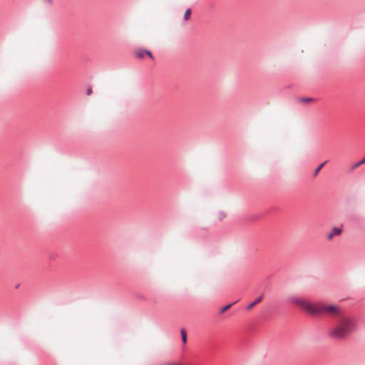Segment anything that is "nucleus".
Instances as JSON below:
<instances>
[{"mask_svg": "<svg viewBox=\"0 0 365 365\" xmlns=\"http://www.w3.org/2000/svg\"><path fill=\"white\" fill-rule=\"evenodd\" d=\"M262 299V296L259 297L255 302H252L250 304H249L247 307L248 310L252 309L255 305H257L258 303L261 302Z\"/></svg>", "mask_w": 365, "mask_h": 365, "instance_id": "nucleus-5", "label": "nucleus"}, {"mask_svg": "<svg viewBox=\"0 0 365 365\" xmlns=\"http://www.w3.org/2000/svg\"><path fill=\"white\" fill-rule=\"evenodd\" d=\"M135 55L137 56V57H138L140 58H143L145 55H148L151 58H153L152 53H150V51H147V50H143V49H138V50H137L135 51Z\"/></svg>", "mask_w": 365, "mask_h": 365, "instance_id": "nucleus-4", "label": "nucleus"}, {"mask_svg": "<svg viewBox=\"0 0 365 365\" xmlns=\"http://www.w3.org/2000/svg\"><path fill=\"white\" fill-rule=\"evenodd\" d=\"M327 161H324V163H321L318 168L315 170V171L314 172V176H317L318 175V173H319V171L323 168V167L324 166V165L327 163Z\"/></svg>", "mask_w": 365, "mask_h": 365, "instance_id": "nucleus-7", "label": "nucleus"}, {"mask_svg": "<svg viewBox=\"0 0 365 365\" xmlns=\"http://www.w3.org/2000/svg\"><path fill=\"white\" fill-rule=\"evenodd\" d=\"M292 302L303 309L307 313L317 315L328 314L331 316L341 317L344 315L343 309L338 305L327 304L323 302L312 303L306 299L294 298Z\"/></svg>", "mask_w": 365, "mask_h": 365, "instance_id": "nucleus-1", "label": "nucleus"}, {"mask_svg": "<svg viewBox=\"0 0 365 365\" xmlns=\"http://www.w3.org/2000/svg\"><path fill=\"white\" fill-rule=\"evenodd\" d=\"M300 101L304 103H309V102L312 101V98H302Z\"/></svg>", "mask_w": 365, "mask_h": 365, "instance_id": "nucleus-11", "label": "nucleus"}, {"mask_svg": "<svg viewBox=\"0 0 365 365\" xmlns=\"http://www.w3.org/2000/svg\"><path fill=\"white\" fill-rule=\"evenodd\" d=\"M92 93V89L91 88H89L88 90H87V94L88 95H91Z\"/></svg>", "mask_w": 365, "mask_h": 365, "instance_id": "nucleus-12", "label": "nucleus"}, {"mask_svg": "<svg viewBox=\"0 0 365 365\" xmlns=\"http://www.w3.org/2000/svg\"><path fill=\"white\" fill-rule=\"evenodd\" d=\"M342 230L339 227H334L329 233L327 234V239L331 240L334 237L339 236L341 234Z\"/></svg>", "mask_w": 365, "mask_h": 365, "instance_id": "nucleus-3", "label": "nucleus"}, {"mask_svg": "<svg viewBox=\"0 0 365 365\" xmlns=\"http://www.w3.org/2000/svg\"><path fill=\"white\" fill-rule=\"evenodd\" d=\"M232 305H233V304H229L226 305L225 307H224L223 308L221 309L220 313L221 314L225 313V312L229 310L232 307Z\"/></svg>", "mask_w": 365, "mask_h": 365, "instance_id": "nucleus-9", "label": "nucleus"}, {"mask_svg": "<svg viewBox=\"0 0 365 365\" xmlns=\"http://www.w3.org/2000/svg\"><path fill=\"white\" fill-rule=\"evenodd\" d=\"M356 324L353 317L343 315L339 318L335 327L329 331V336L337 339H344L355 329Z\"/></svg>", "mask_w": 365, "mask_h": 365, "instance_id": "nucleus-2", "label": "nucleus"}, {"mask_svg": "<svg viewBox=\"0 0 365 365\" xmlns=\"http://www.w3.org/2000/svg\"><path fill=\"white\" fill-rule=\"evenodd\" d=\"M46 3L48 4H51L52 3V0H44Z\"/></svg>", "mask_w": 365, "mask_h": 365, "instance_id": "nucleus-13", "label": "nucleus"}, {"mask_svg": "<svg viewBox=\"0 0 365 365\" xmlns=\"http://www.w3.org/2000/svg\"><path fill=\"white\" fill-rule=\"evenodd\" d=\"M364 163H365V158L363 160H361V161L352 164L350 167V170H354L356 169L358 167L363 165Z\"/></svg>", "mask_w": 365, "mask_h": 365, "instance_id": "nucleus-6", "label": "nucleus"}, {"mask_svg": "<svg viewBox=\"0 0 365 365\" xmlns=\"http://www.w3.org/2000/svg\"><path fill=\"white\" fill-rule=\"evenodd\" d=\"M181 336H182V340L183 343H186V341H187V333H186L185 329H182L181 330Z\"/></svg>", "mask_w": 365, "mask_h": 365, "instance_id": "nucleus-8", "label": "nucleus"}, {"mask_svg": "<svg viewBox=\"0 0 365 365\" xmlns=\"http://www.w3.org/2000/svg\"><path fill=\"white\" fill-rule=\"evenodd\" d=\"M190 15H191V10L190 9H187L185 12V14H184V19L185 21H187L190 17Z\"/></svg>", "mask_w": 365, "mask_h": 365, "instance_id": "nucleus-10", "label": "nucleus"}]
</instances>
